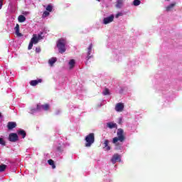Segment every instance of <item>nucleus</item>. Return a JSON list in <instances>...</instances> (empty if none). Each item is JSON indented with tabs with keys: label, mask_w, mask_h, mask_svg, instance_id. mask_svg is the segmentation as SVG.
Returning a JSON list of instances; mask_svg holds the SVG:
<instances>
[{
	"label": "nucleus",
	"mask_w": 182,
	"mask_h": 182,
	"mask_svg": "<svg viewBox=\"0 0 182 182\" xmlns=\"http://www.w3.org/2000/svg\"><path fill=\"white\" fill-rule=\"evenodd\" d=\"M14 29L16 31V35L19 37L22 36V33H19V24H16Z\"/></svg>",
	"instance_id": "nucleus-17"
},
{
	"label": "nucleus",
	"mask_w": 182,
	"mask_h": 182,
	"mask_svg": "<svg viewBox=\"0 0 182 182\" xmlns=\"http://www.w3.org/2000/svg\"><path fill=\"white\" fill-rule=\"evenodd\" d=\"M175 6H176V3L171 4L169 6H167L166 7V11H167V12H169V11L172 10L173 8H174Z\"/></svg>",
	"instance_id": "nucleus-15"
},
{
	"label": "nucleus",
	"mask_w": 182,
	"mask_h": 182,
	"mask_svg": "<svg viewBox=\"0 0 182 182\" xmlns=\"http://www.w3.org/2000/svg\"><path fill=\"white\" fill-rule=\"evenodd\" d=\"M58 151L62 152L63 150L62 149V146H59L57 147Z\"/></svg>",
	"instance_id": "nucleus-34"
},
{
	"label": "nucleus",
	"mask_w": 182,
	"mask_h": 182,
	"mask_svg": "<svg viewBox=\"0 0 182 182\" xmlns=\"http://www.w3.org/2000/svg\"><path fill=\"white\" fill-rule=\"evenodd\" d=\"M119 16H123V13L119 12V13L117 14L115 16V18H119Z\"/></svg>",
	"instance_id": "nucleus-32"
},
{
	"label": "nucleus",
	"mask_w": 182,
	"mask_h": 182,
	"mask_svg": "<svg viewBox=\"0 0 182 182\" xmlns=\"http://www.w3.org/2000/svg\"><path fill=\"white\" fill-rule=\"evenodd\" d=\"M33 44L34 43L33 42L30 41L28 47V50H31V49H32V48H33Z\"/></svg>",
	"instance_id": "nucleus-29"
},
{
	"label": "nucleus",
	"mask_w": 182,
	"mask_h": 182,
	"mask_svg": "<svg viewBox=\"0 0 182 182\" xmlns=\"http://www.w3.org/2000/svg\"><path fill=\"white\" fill-rule=\"evenodd\" d=\"M6 170V165H0V173H2Z\"/></svg>",
	"instance_id": "nucleus-25"
},
{
	"label": "nucleus",
	"mask_w": 182,
	"mask_h": 182,
	"mask_svg": "<svg viewBox=\"0 0 182 182\" xmlns=\"http://www.w3.org/2000/svg\"><path fill=\"white\" fill-rule=\"evenodd\" d=\"M7 127H8L9 130H12L13 129H15V127H16V122H8Z\"/></svg>",
	"instance_id": "nucleus-9"
},
{
	"label": "nucleus",
	"mask_w": 182,
	"mask_h": 182,
	"mask_svg": "<svg viewBox=\"0 0 182 182\" xmlns=\"http://www.w3.org/2000/svg\"><path fill=\"white\" fill-rule=\"evenodd\" d=\"M140 4H141V1H140V0H134L133 1L134 6H139Z\"/></svg>",
	"instance_id": "nucleus-23"
},
{
	"label": "nucleus",
	"mask_w": 182,
	"mask_h": 182,
	"mask_svg": "<svg viewBox=\"0 0 182 182\" xmlns=\"http://www.w3.org/2000/svg\"><path fill=\"white\" fill-rule=\"evenodd\" d=\"M41 110H42V105H37L36 109H32L33 112H36V111L41 112Z\"/></svg>",
	"instance_id": "nucleus-24"
},
{
	"label": "nucleus",
	"mask_w": 182,
	"mask_h": 182,
	"mask_svg": "<svg viewBox=\"0 0 182 182\" xmlns=\"http://www.w3.org/2000/svg\"><path fill=\"white\" fill-rule=\"evenodd\" d=\"M48 163L50 166H52V168H56V165H55V161H53V160L49 159Z\"/></svg>",
	"instance_id": "nucleus-19"
},
{
	"label": "nucleus",
	"mask_w": 182,
	"mask_h": 182,
	"mask_svg": "<svg viewBox=\"0 0 182 182\" xmlns=\"http://www.w3.org/2000/svg\"><path fill=\"white\" fill-rule=\"evenodd\" d=\"M31 42H32L34 45H36L39 40L38 39V35L33 34L32 38L31 39Z\"/></svg>",
	"instance_id": "nucleus-11"
},
{
	"label": "nucleus",
	"mask_w": 182,
	"mask_h": 182,
	"mask_svg": "<svg viewBox=\"0 0 182 182\" xmlns=\"http://www.w3.org/2000/svg\"><path fill=\"white\" fill-rule=\"evenodd\" d=\"M52 9H53L52 5L47 6L46 11H48V12H52Z\"/></svg>",
	"instance_id": "nucleus-28"
},
{
	"label": "nucleus",
	"mask_w": 182,
	"mask_h": 182,
	"mask_svg": "<svg viewBox=\"0 0 182 182\" xmlns=\"http://www.w3.org/2000/svg\"><path fill=\"white\" fill-rule=\"evenodd\" d=\"M66 41L63 38H60L57 41V48L60 53H65L66 52Z\"/></svg>",
	"instance_id": "nucleus-2"
},
{
	"label": "nucleus",
	"mask_w": 182,
	"mask_h": 182,
	"mask_svg": "<svg viewBox=\"0 0 182 182\" xmlns=\"http://www.w3.org/2000/svg\"><path fill=\"white\" fill-rule=\"evenodd\" d=\"M39 83H42V79L31 80L30 85L31 86H36Z\"/></svg>",
	"instance_id": "nucleus-10"
},
{
	"label": "nucleus",
	"mask_w": 182,
	"mask_h": 182,
	"mask_svg": "<svg viewBox=\"0 0 182 182\" xmlns=\"http://www.w3.org/2000/svg\"><path fill=\"white\" fill-rule=\"evenodd\" d=\"M117 136L112 139V143L115 146V150H122V144H123L126 136H124V130L119 128L117 129Z\"/></svg>",
	"instance_id": "nucleus-1"
},
{
	"label": "nucleus",
	"mask_w": 182,
	"mask_h": 182,
	"mask_svg": "<svg viewBox=\"0 0 182 182\" xmlns=\"http://www.w3.org/2000/svg\"><path fill=\"white\" fill-rule=\"evenodd\" d=\"M57 59L56 58H52L49 59L48 63L50 65V66H53L54 63L56 62Z\"/></svg>",
	"instance_id": "nucleus-20"
},
{
	"label": "nucleus",
	"mask_w": 182,
	"mask_h": 182,
	"mask_svg": "<svg viewBox=\"0 0 182 182\" xmlns=\"http://www.w3.org/2000/svg\"><path fill=\"white\" fill-rule=\"evenodd\" d=\"M75 60L72 59L70 60L69 62V65H70V69H73V68H75Z\"/></svg>",
	"instance_id": "nucleus-21"
},
{
	"label": "nucleus",
	"mask_w": 182,
	"mask_h": 182,
	"mask_svg": "<svg viewBox=\"0 0 182 182\" xmlns=\"http://www.w3.org/2000/svg\"><path fill=\"white\" fill-rule=\"evenodd\" d=\"M18 134L19 136H22V139H25L26 137V132L25 130L21 129L18 131Z\"/></svg>",
	"instance_id": "nucleus-14"
},
{
	"label": "nucleus",
	"mask_w": 182,
	"mask_h": 182,
	"mask_svg": "<svg viewBox=\"0 0 182 182\" xmlns=\"http://www.w3.org/2000/svg\"><path fill=\"white\" fill-rule=\"evenodd\" d=\"M19 140V136H18V134L16 133H11L9 135V141H11V143H16Z\"/></svg>",
	"instance_id": "nucleus-4"
},
{
	"label": "nucleus",
	"mask_w": 182,
	"mask_h": 182,
	"mask_svg": "<svg viewBox=\"0 0 182 182\" xmlns=\"http://www.w3.org/2000/svg\"><path fill=\"white\" fill-rule=\"evenodd\" d=\"M95 143V133H90L85 137V147H90Z\"/></svg>",
	"instance_id": "nucleus-3"
},
{
	"label": "nucleus",
	"mask_w": 182,
	"mask_h": 182,
	"mask_svg": "<svg viewBox=\"0 0 182 182\" xmlns=\"http://www.w3.org/2000/svg\"><path fill=\"white\" fill-rule=\"evenodd\" d=\"M107 127H109V129H117V124L116 123L109 122L107 124Z\"/></svg>",
	"instance_id": "nucleus-13"
},
{
	"label": "nucleus",
	"mask_w": 182,
	"mask_h": 182,
	"mask_svg": "<svg viewBox=\"0 0 182 182\" xmlns=\"http://www.w3.org/2000/svg\"><path fill=\"white\" fill-rule=\"evenodd\" d=\"M93 48V45L90 44V46L88 47V51H87V59L89 60L90 58H92L91 53H92V48Z\"/></svg>",
	"instance_id": "nucleus-12"
},
{
	"label": "nucleus",
	"mask_w": 182,
	"mask_h": 182,
	"mask_svg": "<svg viewBox=\"0 0 182 182\" xmlns=\"http://www.w3.org/2000/svg\"><path fill=\"white\" fill-rule=\"evenodd\" d=\"M122 5H123V0H117L116 8H122Z\"/></svg>",
	"instance_id": "nucleus-18"
},
{
	"label": "nucleus",
	"mask_w": 182,
	"mask_h": 182,
	"mask_svg": "<svg viewBox=\"0 0 182 182\" xmlns=\"http://www.w3.org/2000/svg\"><path fill=\"white\" fill-rule=\"evenodd\" d=\"M41 107H42L43 110L48 111V110H49V104L43 105H41Z\"/></svg>",
	"instance_id": "nucleus-22"
},
{
	"label": "nucleus",
	"mask_w": 182,
	"mask_h": 182,
	"mask_svg": "<svg viewBox=\"0 0 182 182\" xmlns=\"http://www.w3.org/2000/svg\"><path fill=\"white\" fill-rule=\"evenodd\" d=\"M18 22L22 23L23 22H25V21H26V17H25V16L23 15H20L18 18Z\"/></svg>",
	"instance_id": "nucleus-16"
},
{
	"label": "nucleus",
	"mask_w": 182,
	"mask_h": 182,
	"mask_svg": "<svg viewBox=\"0 0 182 182\" xmlns=\"http://www.w3.org/2000/svg\"><path fill=\"white\" fill-rule=\"evenodd\" d=\"M114 19V16L111 15L109 17L104 18L103 23L105 25H107V23H110V22H113Z\"/></svg>",
	"instance_id": "nucleus-5"
},
{
	"label": "nucleus",
	"mask_w": 182,
	"mask_h": 182,
	"mask_svg": "<svg viewBox=\"0 0 182 182\" xmlns=\"http://www.w3.org/2000/svg\"><path fill=\"white\" fill-rule=\"evenodd\" d=\"M97 1H98V2H100V0H97Z\"/></svg>",
	"instance_id": "nucleus-36"
},
{
	"label": "nucleus",
	"mask_w": 182,
	"mask_h": 182,
	"mask_svg": "<svg viewBox=\"0 0 182 182\" xmlns=\"http://www.w3.org/2000/svg\"><path fill=\"white\" fill-rule=\"evenodd\" d=\"M2 6H4V0H0V9H2Z\"/></svg>",
	"instance_id": "nucleus-33"
},
{
	"label": "nucleus",
	"mask_w": 182,
	"mask_h": 182,
	"mask_svg": "<svg viewBox=\"0 0 182 182\" xmlns=\"http://www.w3.org/2000/svg\"><path fill=\"white\" fill-rule=\"evenodd\" d=\"M0 144H1V146H6V143L5 142V140H4V138L0 137Z\"/></svg>",
	"instance_id": "nucleus-27"
},
{
	"label": "nucleus",
	"mask_w": 182,
	"mask_h": 182,
	"mask_svg": "<svg viewBox=\"0 0 182 182\" xmlns=\"http://www.w3.org/2000/svg\"><path fill=\"white\" fill-rule=\"evenodd\" d=\"M124 109V105L122 102H119L115 106V110L116 112H123V109Z\"/></svg>",
	"instance_id": "nucleus-6"
},
{
	"label": "nucleus",
	"mask_w": 182,
	"mask_h": 182,
	"mask_svg": "<svg viewBox=\"0 0 182 182\" xmlns=\"http://www.w3.org/2000/svg\"><path fill=\"white\" fill-rule=\"evenodd\" d=\"M42 34H43V33L38 34L37 39H38V41H41V39H43V37H42Z\"/></svg>",
	"instance_id": "nucleus-31"
},
{
	"label": "nucleus",
	"mask_w": 182,
	"mask_h": 182,
	"mask_svg": "<svg viewBox=\"0 0 182 182\" xmlns=\"http://www.w3.org/2000/svg\"><path fill=\"white\" fill-rule=\"evenodd\" d=\"M103 149H105V150L106 151H109V150L112 149V147L109 145V140L108 139H105L104 141V143H103Z\"/></svg>",
	"instance_id": "nucleus-7"
},
{
	"label": "nucleus",
	"mask_w": 182,
	"mask_h": 182,
	"mask_svg": "<svg viewBox=\"0 0 182 182\" xmlns=\"http://www.w3.org/2000/svg\"><path fill=\"white\" fill-rule=\"evenodd\" d=\"M112 163L114 164L117 161H120V155L115 154L111 159Z\"/></svg>",
	"instance_id": "nucleus-8"
},
{
	"label": "nucleus",
	"mask_w": 182,
	"mask_h": 182,
	"mask_svg": "<svg viewBox=\"0 0 182 182\" xmlns=\"http://www.w3.org/2000/svg\"><path fill=\"white\" fill-rule=\"evenodd\" d=\"M102 94L104 96H107V95H110V92L109 91V89L105 88V90L102 92Z\"/></svg>",
	"instance_id": "nucleus-26"
},
{
	"label": "nucleus",
	"mask_w": 182,
	"mask_h": 182,
	"mask_svg": "<svg viewBox=\"0 0 182 182\" xmlns=\"http://www.w3.org/2000/svg\"><path fill=\"white\" fill-rule=\"evenodd\" d=\"M43 16L44 18H46V16H49V11H45L43 12Z\"/></svg>",
	"instance_id": "nucleus-30"
},
{
	"label": "nucleus",
	"mask_w": 182,
	"mask_h": 182,
	"mask_svg": "<svg viewBox=\"0 0 182 182\" xmlns=\"http://www.w3.org/2000/svg\"><path fill=\"white\" fill-rule=\"evenodd\" d=\"M0 117H1V113H0Z\"/></svg>",
	"instance_id": "nucleus-37"
},
{
	"label": "nucleus",
	"mask_w": 182,
	"mask_h": 182,
	"mask_svg": "<svg viewBox=\"0 0 182 182\" xmlns=\"http://www.w3.org/2000/svg\"><path fill=\"white\" fill-rule=\"evenodd\" d=\"M36 53H39L41 52V47H37L36 48Z\"/></svg>",
	"instance_id": "nucleus-35"
}]
</instances>
